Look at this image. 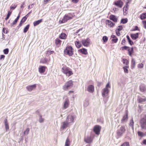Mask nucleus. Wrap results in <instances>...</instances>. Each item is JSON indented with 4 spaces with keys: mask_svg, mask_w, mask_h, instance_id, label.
<instances>
[{
    "mask_svg": "<svg viewBox=\"0 0 146 146\" xmlns=\"http://www.w3.org/2000/svg\"><path fill=\"white\" fill-rule=\"evenodd\" d=\"M73 86V81L72 80H70L66 82L63 86V88L64 90H67L71 88Z\"/></svg>",
    "mask_w": 146,
    "mask_h": 146,
    "instance_id": "f257e3e1",
    "label": "nucleus"
},
{
    "mask_svg": "<svg viewBox=\"0 0 146 146\" xmlns=\"http://www.w3.org/2000/svg\"><path fill=\"white\" fill-rule=\"evenodd\" d=\"M64 53L70 56H72L73 54V48L71 46H67L64 50Z\"/></svg>",
    "mask_w": 146,
    "mask_h": 146,
    "instance_id": "f03ea898",
    "label": "nucleus"
},
{
    "mask_svg": "<svg viewBox=\"0 0 146 146\" xmlns=\"http://www.w3.org/2000/svg\"><path fill=\"white\" fill-rule=\"evenodd\" d=\"M62 72L65 74L66 76L68 77L70 76L73 74L71 70L69 68L67 67H62Z\"/></svg>",
    "mask_w": 146,
    "mask_h": 146,
    "instance_id": "7ed1b4c3",
    "label": "nucleus"
},
{
    "mask_svg": "<svg viewBox=\"0 0 146 146\" xmlns=\"http://www.w3.org/2000/svg\"><path fill=\"white\" fill-rule=\"evenodd\" d=\"M140 126L142 129H146V116L145 115L142 117L140 121Z\"/></svg>",
    "mask_w": 146,
    "mask_h": 146,
    "instance_id": "20e7f679",
    "label": "nucleus"
},
{
    "mask_svg": "<svg viewBox=\"0 0 146 146\" xmlns=\"http://www.w3.org/2000/svg\"><path fill=\"white\" fill-rule=\"evenodd\" d=\"M125 131V129L124 126H121L119 129H117V133L118 136L120 137L122 136Z\"/></svg>",
    "mask_w": 146,
    "mask_h": 146,
    "instance_id": "39448f33",
    "label": "nucleus"
},
{
    "mask_svg": "<svg viewBox=\"0 0 146 146\" xmlns=\"http://www.w3.org/2000/svg\"><path fill=\"white\" fill-rule=\"evenodd\" d=\"M90 40L88 37H87L86 39H82L80 42L85 47H88L90 44Z\"/></svg>",
    "mask_w": 146,
    "mask_h": 146,
    "instance_id": "423d86ee",
    "label": "nucleus"
},
{
    "mask_svg": "<svg viewBox=\"0 0 146 146\" xmlns=\"http://www.w3.org/2000/svg\"><path fill=\"white\" fill-rule=\"evenodd\" d=\"M101 128V127L99 125H95L93 128V131L96 134L98 135L100 134Z\"/></svg>",
    "mask_w": 146,
    "mask_h": 146,
    "instance_id": "0eeeda50",
    "label": "nucleus"
},
{
    "mask_svg": "<svg viewBox=\"0 0 146 146\" xmlns=\"http://www.w3.org/2000/svg\"><path fill=\"white\" fill-rule=\"evenodd\" d=\"M74 119L75 117L74 115H69L66 118V121L70 124L74 122Z\"/></svg>",
    "mask_w": 146,
    "mask_h": 146,
    "instance_id": "6e6552de",
    "label": "nucleus"
},
{
    "mask_svg": "<svg viewBox=\"0 0 146 146\" xmlns=\"http://www.w3.org/2000/svg\"><path fill=\"white\" fill-rule=\"evenodd\" d=\"M70 19H71L69 17H68L66 14L61 20H60L59 23L61 24L67 22L68 20Z\"/></svg>",
    "mask_w": 146,
    "mask_h": 146,
    "instance_id": "1a4fd4ad",
    "label": "nucleus"
},
{
    "mask_svg": "<svg viewBox=\"0 0 146 146\" xmlns=\"http://www.w3.org/2000/svg\"><path fill=\"white\" fill-rule=\"evenodd\" d=\"M113 4L116 6L119 7L121 8L123 5V3L120 0H119L115 1Z\"/></svg>",
    "mask_w": 146,
    "mask_h": 146,
    "instance_id": "9d476101",
    "label": "nucleus"
},
{
    "mask_svg": "<svg viewBox=\"0 0 146 146\" xmlns=\"http://www.w3.org/2000/svg\"><path fill=\"white\" fill-rule=\"evenodd\" d=\"M140 91L142 92H145L146 91V86L143 84H141L139 86Z\"/></svg>",
    "mask_w": 146,
    "mask_h": 146,
    "instance_id": "9b49d317",
    "label": "nucleus"
},
{
    "mask_svg": "<svg viewBox=\"0 0 146 146\" xmlns=\"http://www.w3.org/2000/svg\"><path fill=\"white\" fill-rule=\"evenodd\" d=\"M36 84H34L33 85L29 86L26 87L27 89L29 91H31L34 89L36 88Z\"/></svg>",
    "mask_w": 146,
    "mask_h": 146,
    "instance_id": "f8f14e48",
    "label": "nucleus"
},
{
    "mask_svg": "<svg viewBox=\"0 0 146 146\" xmlns=\"http://www.w3.org/2000/svg\"><path fill=\"white\" fill-rule=\"evenodd\" d=\"M143 97H141L139 96L138 97V100L139 102L143 103L146 102V97L144 96H143Z\"/></svg>",
    "mask_w": 146,
    "mask_h": 146,
    "instance_id": "ddd939ff",
    "label": "nucleus"
},
{
    "mask_svg": "<svg viewBox=\"0 0 146 146\" xmlns=\"http://www.w3.org/2000/svg\"><path fill=\"white\" fill-rule=\"evenodd\" d=\"M84 141L87 143H90L92 142L93 139L91 137L88 136L85 138Z\"/></svg>",
    "mask_w": 146,
    "mask_h": 146,
    "instance_id": "4468645a",
    "label": "nucleus"
},
{
    "mask_svg": "<svg viewBox=\"0 0 146 146\" xmlns=\"http://www.w3.org/2000/svg\"><path fill=\"white\" fill-rule=\"evenodd\" d=\"M139 33H137L135 34H130V36L131 38L134 40H136L138 38Z\"/></svg>",
    "mask_w": 146,
    "mask_h": 146,
    "instance_id": "2eb2a0df",
    "label": "nucleus"
},
{
    "mask_svg": "<svg viewBox=\"0 0 146 146\" xmlns=\"http://www.w3.org/2000/svg\"><path fill=\"white\" fill-rule=\"evenodd\" d=\"M109 92L108 89H104L102 90V96L103 97L106 96Z\"/></svg>",
    "mask_w": 146,
    "mask_h": 146,
    "instance_id": "dca6fc26",
    "label": "nucleus"
},
{
    "mask_svg": "<svg viewBox=\"0 0 146 146\" xmlns=\"http://www.w3.org/2000/svg\"><path fill=\"white\" fill-rule=\"evenodd\" d=\"M46 67L44 66H40L39 68V72L40 73H43L45 71Z\"/></svg>",
    "mask_w": 146,
    "mask_h": 146,
    "instance_id": "f3484780",
    "label": "nucleus"
},
{
    "mask_svg": "<svg viewBox=\"0 0 146 146\" xmlns=\"http://www.w3.org/2000/svg\"><path fill=\"white\" fill-rule=\"evenodd\" d=\"M87 90L90 93H92L94 91V86L92 85H89L88 87Z\"/></svg>",
    "mask_w": 146,
    "mask_h": 146,
    "instance_id": "a211bd4d",
    "label": "nucleus"
},
{
    "mask_svg": "<svg viewBox=\"0 0 146 146\" xmlns=\"http://www.w3.org/2000/svg\"><path fill=\"white\" fill-rule=\"evenodd\" d=\"M109 18L110 20L114 22H117V19L116 16L113 15H111L109 17Z\"/></svg>",
    "mask_w": 146,
    "mask_h": 146,
    "instance_id": "6ab92c4d",
    "label": "nucleus"
},
{
    "mask_svg": "<svg viewBox=\"0 0 146 146\" xmlns=\"http://www.w3.org/2000/svg\"><path fill=\"white\" fill-rule=\"evenodd\" d=\"M69 124H70L67 122H66V121H65L63 122L62 123V125L61 127V129H64L67 127L68 125Z\"/></svg>",
    "mask_w": 146,
    "mask_h": 146,
    "instance_id": "aec40b11",
    "label": "nucleus"
},
{
    "mask_svg": "<svg viewBox=\"0 0 146 146\" xmlns=\"http://www.w3.org/2000/svg\"><path fill=\"white\" fill-rule=\"evenodd\" d=\"M78 51L80 53L84 55H86L88 54L87 49L84 48L80 49Z\"/></svg>",
    "mask_w": 146,
    "mask_h": 146,
    "instance_id": "412c9836",
    "label": "nucleus"
},
{
    "mask_svg": "<svg viewBox=\"0 0 146 146\" xmlns=\"http://www.w3.org/2000/svg\"><path fill=\"white\" fill-rule=\"evenodd\" d=\"M106 23L110 27H113L115 24L114 23L108 20H106Z\"/></svg>",
    "mask_w": 146,
    "mask_h": 146,
    "instance_id": "4be33fe9",
    "label": "nucleus"
},
{
    "mask_svg": "<svg viewBox=\"0 0 146 146\" xmlns=\"http://www.w3.org/2000/svg\"><path fill=\"white\" fill-rule=\"evenodd\" d=\"M128 118V111L127 110L125 111V114L124 115L121 121L122 122L126 120H127Z\"/></svg>",
    "mask_w": 146,
    "mask_h": 146,
    "instance_id": "5701e85b",
    "label": "nucleus"
},
{
    "mask_svg": "<svg viewBox=\"0 0 146 146\" xmlns=\"http://www.w3.org/2000/svg\"><path fill=\"white\" fill-rule=\"evenodd\" d=\"M111 38H112V41L114 43H116L117 42L118 38L115 35H112Z\"/></svg>",
    "mask_w": 146,
    "mask_h": 146,
    "instance_id": "b1692460",
    "label": "nucleus"
},
{
    "mask_svg": "<svg viewBox=\"0 0 146 146\" xmlns=\"http://www.w3.org/2000/svg\"><path fill=\"white\" fill-rule=\"evenodd\" d=\"M69 102L68 100L67 99L66 100L63 105V107L64 109H66L68 107L69 105Z\"/></svg>",
    "mask_w": 146,
    "mask_h": 146,
    "instance_id": "393cba45",
    "label": "nucleus"
},
{
    "mask_svg": "<svg viewBox=\"0 0 146 146\" xmlns=\"http://www.w3.org/2000/svg\"><path fill=\"white\" fill-rule=\"evenodd\" d=\"M66 37L67 35L66 34L63 33H62L59 36V37L60 39H64L66 38Z\"/></svg>",
    "mask_w": 146,
    "mask_h": 146,
    "instance_id": "a878e982",
    "label": "nucleus"
},
{
    "mask_svg": "<svg viewBox=\"0 0 146 146\" xmlns=\"http://www.w3.org/2000/svg\"><path fill=\"white\" fill-rule=\"evenodd\" d=\"M4 122L5 123V129L6 130H7L8 129H9V126L8 125V124L7 122V119H5L4 120Z\"/></svg>",
    "mask_w": 146,
    "mask_h": 146,
    "instance_id": "bb28decb",
    "label": "nucleus"
},
{
    "mask_svg": "<svg viewBox=\"0 0 146 146\" xmlns=\"http://www.w3.org/2000/svg\"><path fill=\"white\" fill-rule=\"evenodd\" d=\"M128 51L129 55L131 56H132V54L133 53V47H131V50L129 48V49H128Z\"/></svg>",
    "mask_w": 146,
    "mask_h": 146,
    "instance_id": "cd10ccee",
    "label": "nucleus"
},
{
    "mask_svg": "<svg viewBox=\"0 0 146 146\" xmlns=\"http://www.w3.org/2000/svg\"><path fill=\"white\" fill-rule=\"evenodd\" d=\"M42 21V19H40L37 21H36L34 22L33 23V25L34 26H36L38 25H39L40 23Z\"/></svg>",
    "mask_w": 146,
    "mask_h": 146,
    "instance_id": "c85d7f7f",
    "label": "nucleus"
},
{
    "mask_svg": "<svg viewBox=\"0 0 146 146\" xmlns=\"http://www.w3.org/2000/svg\"><path fill=\"white\" fill-rule=\"evenodd\" d=\"M139 17L141 20L146 19V13H144L140 15Z\"/></svg>",
    "mask_w": 146,
    "mask_h": 146,
    "instance_id": "c756f323",
    "label": "nucleus"
},
{
    "mask_svg": "<svg viewBox=\"0 0 146 146\" xmlns=\"http://www.w3.org/2000/svg\"><path fill=\"white\" fill-rule=\"evenodd\" d=\"M61 41L58 38H56L55 40V43L57 45H59L61 44Z\"/></svg>",
    "mask_w": 146,
    "mask_h": 146,
    "instance_id": "7c9ffc66",
    "label": "nucleus"
},
{
    "mask_svg": "<svg viewBox=\"0 0 146 146\" xmlns=\"http://www.w3.org/2000/svg\"><path fill=\"white\" fill-rule=\"evenodd\" d=\"M81 43L79 41H76L75 44L76 47L78 48H80L82 46Z\"/></svg>",
    "mask_w": 146,
    "mask_h": 146,
    "instance_id": "2f4dec72",
    "label": "nucleus"
},
{
    "mask_svg": "<svg viewBox=\"0 0 146 146\" xmlns=\"http://www.w3.org/2000/svg\"><path fill=\"white\" fill-rule=\"evenodd\" d=\"M128 2H127L126 4L123 8V12L125 13L128 9V5L127 4Z\"/></svg>",
    "mask_w": 146,
    "mask_h": 146,
    "instance_id": "473e14b6",
    "label": "nucleus"
},
{
    "mask_svg": "<svg viewBox=\"0 0 146 146\" xmlns=\"http://www.w3.org/2000/svg\"><path fill=\"white\" fill-rule=\"evenodd\" d=\"M70 143V142L68 138H67L65 142V146H69Z\"/></svg>",
    "mask_w": 146,
    "mask_h": 146,
    "instance_id": "72a5a7b5",
    "label": "nucleus"
},
{
    "mask_svg": "<svg viewBox=\"0 0 146 146\" xmlns=\"http://www.w3.org/2000/svg\"><path fill=\"white\" fill-rule=\"evenodd\" d=\"M39 121L40 123H43L44 122V119L42 118V115H41L39 114Z\"/></svg>",
    "mask_w": 146,
    "mask_h": 146,
    "instance_id": "f704fd0d",
    "label": "nucleus"
},
{
    "mask_svg": "<svg viewBox=\"0 0 146 146\" xmlns=\"http://www.w3.org/2000/svg\"><path fill=\"white\" fill-rule=\"evenodd\" d=\"M128 21L127 19L126 18L125 19H122L121 20V23L123 24L126 23Z\"/></svg>",
    "mask_w": 146,
    "mask_h": 146,
    "instance_id": "c9c22d12",
    "label": "nucleus"
},
{
    "mask_svg": "<svg viewBox=\"0 0 146 146\" xmlns=\"http://www.w3.org/2000/svg\"><path fill=\"white\" fill-rule=\"evenodd\" d=\"M30 27L29 24L27 25L24 28L23 32L24 33H26Z\"/></svg>",
    "mask_w": 146,
    "mask_h": 146,
    "instance_id": "e433bc0d",
    "label": "nucleus"
},
{
    "mask_svg": "<svg viewBox=\"0 0 146 146\" xmlns=\"http://www.w3.org/2000/svg\"><path fill=\"white\" fill-rule=\"evenodd\" d=\"M134 122L133 119H131V122L129 124V125L131 126V128L133 130V125H134Z\"/></svg>",
    "mask_w": 146,
    "mask_h": 146,
    "instance_id": "4c0bfd02",
    "label": "nucleus"
},
{
    "mask_svg": "<svg viewBox=\"0 0 146 146\" xmlns=\"http://www.w3.org/2000/svg\"><path fill=\"white\" fill-rule=\"evenodd\" d=\"M135 60L133 58L131 60V67L133 68H134L135 65Z\"/></svg>",
    "mask_w": 146,
    "mask_h": 146,
    "instance_id": "58836bf2",
    "label": "nucleus"
},
{
    "mask_svg": "<svg viewBox=\"0 0 146 146\" xmlns=\"http://www.w3.org/2000/svg\"><path fill=\"white\" fill-rule=\"evenodd\" d=\"M89 104L88 100L87 99L84 102V107H87Z\"/></svg>",
    "mask_w": 146,
    "mask_h": 146,
    "instance_id": "ea45409f",
    "label": "nucleus"
},
{
    "mask_svg": "<svg viewBox=\"0 0 146 146\" xmlns=\"http://www.w3.org/2000/svg\"><path fill=\"white\" fill-rule=\"evenodd\" d=\"M26 21H25L24 19H23V18L20 22V23L19 25L17 26V27L19 28L21 26L22 24L24 23Z\"/></svg>",
    "mask_w": 146,
    "mask_h": 146,
    "instance_id": "a19ab883",
    "label": "nucleus"
},
{
    "mask_svg": "<svg viewBox=\"0 0 146 146\" xmlns=\"http://www.w3.org/2000/svg\"><path fill=\"white\" fill-rule=\"evenodd\" d=\"M122 61L124 64L127 65L128 64V60L125 59L123 58L122 60Z\"/></svg>",
    "mask_w": 146,
    "mask_h": 146,
    "instance_id": "79ce46f5",
    "label": "nucleus"
},
{
    "mask_svg": "<svg viewBox=\"0 0 146 146\" xmlns=\"http://www.w3.org/2000/svg\"><path fill=\"white\" fill-rule=\"evenodd\" d=\"M137 134L139 136L141 137L145 135V134L140 131H138Z\"/></svg>",
    "mask_w": 146,
    "mask_h": 146,
    "instance_id": "37998d69",
    "label": "nucleus"
},
{
    "mask_svg": "<svg viewBox=\"0 0 146 146\" xmlns=\"http://www.w3.org/2000/svg\"><path fill=\"white\" fill-rule=\"evenodd\" d=\"M66 15L69 17L71 19H72V18L74 16V14L73 13H68L67 14H66Z\"/></svg>",
    "mask_w": 146,
    "mask_h": 146,
    "instance_id": "c03bdc74",
    "label": "nucleus"
},
{
    "mask_svg": "<svg viewBox=\"0 0 146 146\" xmlns=\"http://www.w3.org/2000/svg\"><path fill=\"white\" fill-rule=\"evenodd\" d=\"M11 12L9 11H8L7 15V16L5 18V20H7L9 19L10 16L11 15Z\"/></svg>",
    "mask_w": 146,
    "mask_h": 146,
    "instance_id": "a18cd8bd",
    "label": "nucleus"
},
{
    "mask_svg": "<svg viewBox=\"0 0 146 146\" xmlns=\"http://www.w3.org/2000/svg\"><path fill=\"white\" fill-rule=\"evenodd\" d=\"M108 37L106 36H104L103 37L102 40L104 42H106L108 40Z\"/></svg>",
    "mask_w": 146,
    "mask_h": 146,
    "instance_id": "49530a36",
    "label": "nucleus"
},
{
    "mask_svg": "<svg viewBox=\"0 0 146 146\" xmlns=\"http://www.w3.org/2000/svg\"><path fill=\"white\" fill-rule=\"evenodd\" d=\"M18 20L15 19V20L13 21L11 25V27H15L14 25H16L17 23Z\"/></svg>",
    "mask_w": 146,
    "mask_h": 146,
    "instance_id": "de8ad7c7",
    "label": "nucleus"
},
{
    "mask_svg": "<svg viewBox=\"0 0 146 146\" xmlns=\"http://www.w3.org/2000/svg\"><path fill=\"white\" fill-rule=\"evenodd\" d=\"M121 48L122 49V50H127L128 49H129L130 48L129 47L125 46L122 47Z\"/></svg>",
    "mask_w": 146,
    "mask_h": 146,
    "instance_id": "09e8293b",
    "label": "nucleus"
},
{
    "mask_svg": "<svg viewBox=\"0 0 146 146\" xmlns=\"http://www.w3.org/2000/svg\"><path fill=\"white\" fill-rule=\"evenodd\" d=\"M121 146H129V143L128 142H126L122 144Z\"/></svg>",
    "mask_w": 146,
    "mask_h": 146,
    "instance_id": "8fccbe9b",
    "label": "nucleus"
},
{
    "mask_svg": "<svg viewBox=\"0 0 146 146\" xmlns=\"http://www.w3.org/2000/svg\"><path fill=\"white\" fill-rule=\"evenodd\" d=\"M3 52L4 54H7L9 52V49L8 48H6L3 50Z\"/></svg>",
    "mask_w": 146,
    "mask_h": 146,
    "instance_id": "3c124183",
    "label": "nucleus"
},
{
    "mask_svg": "<svg viewBox=\"0 0 146 146\" xmlns=\"http://www.w3.org/2000/svg\"><path fill=\"white\" fill-rule=\"evenodd\" d=\"M29 128H27L26 130L24 132V135H27L29 134Z\"/></svg>",
    "mask_w": 146,
    "mask_h": 146,
    "instance_id": "603ef678",
    "label": "nucleus"
},
{
    "mask_svg": "<svg viewBox=\"0 0 146 146\" xmlns=\"http://www.w3.org/2000/svg\"><path fill=\"white\" fill-rule=\"evenodd\" d=\"M118 28L116 29L115 30L118 31H120L122 30L123 29V27L122 26L120 25L118 27Z\"/></svg>",
    "mask_w": 146,
    "mask_h": 146,
    "instance_id": "864d4df0",
    "label": "nucleus"
},
{
    "mask_svg": "<svg viewBox=\"0 0 146 146\" xmlns=\"http://www.w3.org/2000/svg\"><path fill=\"white\" fill-rule=\"evenodd\" d=\"M3 32L5 34H7L8 33V31L7 30V29L5 28H4L3 29Z\"/></svg>",
    "mask_w": 146,
    "mask_h": 146,
    "instance_id": "5fc2aeb1",
    "label": "nucleus"
},
{
    "mask_svg": "<svg viewBox=\"0 0 146 146\" xmlns=\"http://www.w3.org/2000/svg\"><path fill=\"white\" fill-rule=\"evenodd\" d=\"M126 67H123V68L124 70V72L125 73H128V69L127 68L128 67V66H126Z\"/></svg>",
    "mask_w": 146,
    "mask_h": 146,
    "instance_id": "6e6d98bb",
    "label": "nucleus"
},
{
    "mask_svg": "<svg viewBox=\"0 0 146 146\" xmlns=\"http://www.w3.org/2000/svg\"><path fill=\"white\" fill-rule=\"evenodd\" d=\"M35 3L30 4L28 6V9H29L33 8L34 5H35Z\"/></svg>",
    "mask_w": 146,
    "mask_h": 146,
    "instance_id": "4d7b16f0",
    "label": "nucleus"
},
{
    "mask_svg": "<svg viewBox=\"0 0 146 146\" xmlns=\"http://www.w3.org/2000/svg\"><path fill=\"white\" fill-rule=\"evenodd\" d=\"M110 83L109 82H108V83L106 85V86L105 88L106 89H108L109 88H110Z\"/></svg>",
    "mask_w": 146,
    "mask_h": 146,
    "instance_id": "13d9d810",
    "label": "nucleus"
},
{
    "mask_svg": "<svg viewBox=\"0 0 146 146\" xmlns=\"http://www.w3.org/2000/svg\"><path fill=\"white\" fill-rule=\"evenodd\" d=\"M54 52V51L53 50L51 51L48 50L47 53H46V54H48V55H50L51 54H53Z\"/></svg>",
    "mask_w": 146,
    "mask_h": 146,
    "instance_id": "bf43d9fd",
    "label": "nucleus"
},
{
    "mask_svg": "<svg viewBox=\"0 0 146 146\" xmlns=\"http://www.w3.org/2000/svg\"><path fill=\"white\" fill-rule=\"evenodd\" d=\"M138 68H142L143 67V64L142 63L139 64L138 65Z\"/></svg>",
    "mask_w": 146,
    "mask_h": 146,
    "instance_id": "052dcab7",
    "label": "nucleus"
},
{
    "mask_svg": "<svg viewBox=\"0 0 146 146\" xmlns=\"http://www.w3.org/2000/svg\"><path fill=\"white\" fill-rule=\"evenodd\" d=\"M129 44L131 45H132L133 44V41L130 39L128 41Z\"/></svg>",
    "mask_w": 146,
    "mask_h": 146,
    "instance_id": "680f3d73",
    "label": "nucleus"
},
{
    "mask_svg": "<svg viewBox=\"0 0 146 146\" xmlns=\"http://www.w3.org/2000/svg\"><path fill=\"white\" fill-rule=\"evenodd\" d=\"M136 30L139 31V29L138 27L136 26H135L134 28L133 29L132 31H134Z\"/></svg>",
    "mask_w": 146,
    "mask_h": 146,
    "instance_id": "e2e57ef3",
    "label": "nucleus"
},
{
    "mask_svg": "<svg viewBox=\"0 0 146 146\" xmlns=\"http://www.w3.org/2000/svg\"><path fill=\"white\" fill-rule=\"evenodd\" d=\"M144 25V27L146 29V20L143 21H142Z\"/></svg>",
    "mask_w": 146,
    "mask_h": 146,
    "instance_id": "0e129e2a",
    "label": "nucleus"
},
{
    "mask_svg": "<svg viewBox=\"0 0 146 146\" xmlns=\"http://www.w3.org/2000/svg\"><path fill=\"white\" fill-rule=\"evenodd\" d=\"M5 57V56L3 55H1L0 56V60L2 59L4 60Z\"/></svg>",
    "mask_w": 146,
    "mask_h": 146,
    "instance_id": "69168bd1",
    "label": "nucleus"
},
{
    "mask_svg": "<svg viewBox=\"0 0 146 146\" xmlns=\"http://www.w3.org/2000/svg\"><path fill=\"white\" fill-rule=\"evenodd\" d=\"M115 31L116 34L117 36H119L120 35V33L119 31H118L116 30H115Z\"/></svg>",
    "mask_w": 146,
    "mask_h": 146,
    "instance_id": "338daca9",
    "label": "nucleus"
},
{
    "mask_svg": "<svg viewBox=\"0 0 146 146\" xmlns=\"http://www.w3.org/2000/svg\"><path fill=\"white\" fill-rule=\"evenodd\" d=\"M28 16L29 15L28 14H27L25 16L23 17V19H24L25 21H26L27 20Z\"/></svg>",
    "mask_w": 146,
    "mask_h": 146,
    "instance_id": "774afa93",
    "label": "nucleus"
}]
</instances>
